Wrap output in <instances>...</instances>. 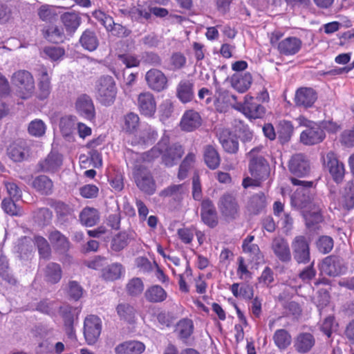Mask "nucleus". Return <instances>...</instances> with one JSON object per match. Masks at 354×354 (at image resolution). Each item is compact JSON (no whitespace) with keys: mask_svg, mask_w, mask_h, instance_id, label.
Here are the masks:
<instances>
[{"mask_svg":"<svg viewBox=\"0 0 354 354\" xmlns=\"http://www.w3.org/2000/svg\"><path fill=\"white\" fill-rule=\"evenodd\" d=\"M291 182L294 185L299 186L291 196V204L302 209L306 225L311 228L322 221L321 212L323 204L319 199L314 197L312 181L292 178Z\"/></svg>","mask_w":354,"mask_h":354,"instance_id":"f257e3e1","label":"nucleus"},{"mask_svg":"<svg viewBox=\"0 0 354 354\" xmlns=\"http://www.w3.org/2000/svg\"><path fill=\"white\" fill-rule=\"evenodd\" d=\"M183 153L184 150L181 145L175 144L169 147L168 137H163L156 146L146 153V158L151 161L161 156L165 165L171 167L177 162Z\"/></svg>","mask_w":354,"mask_h":354,"instance_id":"f03ea898","label":"nucleus"},{"mask_svg":"<svg viewBox=\"0 0 354 354\" xmlns=\"http://www.w3.org/2000/svg\"><path fill=\"white\" fill-rule=\"evenodd\" d=\"M12 82L16 87V95L22 100L31 98L35 93V83L32 75L26 70H19L13 73Z\"/></svg>","mask_w":354,"mask_h":354,"instance_id":"7ed1b4c3","label":"nucleus"},{"mask_svg":"<svg viewBox=\"0 0 354 354\" xmlns=\"http://www.w3.org/2000/svg\"><path fill=\"white\" fill-rule=\"evenodd\" d=\"M118 90L114 79L109 75L101 77L95 84L96 99L102 105H112L116 98Z\"/></svg>","mask_w":354,"mask_h":354,"instance_id":"20e7f679","label":"nucleus"},{"mask_svg":"<svg viewBox=\"0 0 354 354\" xmlns=\"http://www.w3.org/2000/svg\"><path fill=\"white\" fill-rule=\"evenodd\" d=\"M296 121L301 127L306 129L300 134V141L306 145L318 144L325 138V133L321 125L309 120L304 116H299Z\"/></svg>","mask_w":354,"mask_h":354,"instance_id":"39448f33","label":"nucleus"},{"mask_svg":"<svg viewBox=\"0 0 354 354\" xmlns=\"http://www.w3.org/2000/svg\"><path fill=\"white\" fill-rule=\"evenodd\" d=\"M262 147L253 148L248 153L249 161V171L253 178H257L262 181L268 178L270 166L261 153Z\"/></svg>","mask_w":354,"mask_h":354,"instance_id":"423d86ee","label":"nucleus"},{"mask_svg":"<svg viewBox=\"0 0 354 354\" xmlns=\"http://www.w3.org/2000/svg\"><path fill=\"white\" fill-rule=\"evenodd\" d=\"M102 331V321L94 315L87 316L84 322V335L86 342L94 344L98 339Z\"/></svg>","mask_w":354,"mask_h":354,"instance_id":"0eeeda50","label":"nucleus"},{"mask_svg":"<svg viewBox=\"0 0 354 354\" xmlns=\"http://www.w3.org/2000/svg\"><path fill=\"white\" fill-rule=\"evenodd\" d=\"M233 107L249 118H260L265 113L264 107L256 103L254 98L249 95L245 96L243 103L236 102Z\"/></svg>","mask_w":354,"mask_h":354,"instance_id":"6e6552de","label":"nucleus"},{"mask_svg":"<svg viewBox=\"0 0 354 354\" xmlns=\"http://www.w3.org/2000/svg\"><path fill=\"white\" fill-rule=\"evenodd\" d=\"M322 160L324 167L329 171L333 180L337 183L342 182L345 174V169L344 164L337 159L336 154L330 151L322 156Z\"/></svg>","mask_w":354,"mask_h":354,"instance_id":"1a4fd4ad","label":"nucleus"},{"mask_svg":"<svg viewBox=\"0 0 354 354\" xmlns=\"http://www.w3.org/2000/svg\"><path fill=\"white\" fill-rule=\"evenodd\" d=\"M37 91L36 97L39 100H44L49 97L52 91L51 74L46 67L42 66L38 70L37 75Z\"/></svg>","mask_w":354,"mask_h":354,"instance_id":"9d476101","label":"nucleus"},{"mask_svg":"<svg viewBox=\"0 0 354 354\" xmlns=\"http://www.w3.org/2000/svg\"><path fill=\"white\" fill-rule=\"evenodd\" d=\"M77 114L83 118L93 122L95 119V109L93 100L86 94L79 95L75 102Z\"/></svg>","mask_w":354,"mask_h":354,"instance_id":"9b49d317","label":"nucleus"},{"mask_svg":"<svg viewBox=\"0 0 354 354\" xmlns=\"http://www.w3.org/2000/svg\"><path fill=\"white\" fill-rule=\"evenodd\" d=\"M322 274L336 277L345 272L343 260L338 257L328 256L326 257L319 266Z\"/></svg>","mask_w":354,"mask_h":354,"instance_id":"f8f14e48","label":"nucleus"},{"mask_svg":"<svg viewBox=\"0 0 354 354\" xmlns=\"http://www.w3.org/2000/svg\"><path fill=\"white\" fill-rule=\"evenodd\" d=\"M133 175L136 185L141 191L150 195L155 192L156 183L151 174L147 169H136Z\"/></svg>","mask_w":354,"mask_h":354,"instance_id":"ddd939ff","label":"nucleus"},{"mask_svg":"<svg viewBox=\"0 0 354 354\" xmlns=\"http://www.w3.org/2000/svg\"><path fill=\"white\" fill-rule=\"evenodd\" d=\"M294 259L299 263H307L310 261L309 243L304 236H296L292 243Z\"/></svg>","mask_w":354,"mask_h":354,"instance_id":"4468645a","label":"nucleus"},{"mask_svg":"<svg viewBox=\"0 0 354 354\" xmlns=\"http://www.w3.org/2000/svg\"><path fill=\"white\" fill-rule=\"evenodd\" d=\"M138 106L142 115L147 118H153L156 111L154 95L148 91L141 93L138 97Z\"/></svg>","mask_w":354,"mask_h":354,"instance_id":"2eb2a0df","label":"nucleus"},{"mask_svg":"<svg viewBox=\"0 0 354 354\" xmlns=\"http://www.w3.org/2000/svg\"><path fill=\"white\" fill-rule=\"evenodd\" d=\"M145 80L149 88L160 92L167 88V78L158 69H151L145 75Z\"/></svg>","mask_w":354,"mask_h":354,"instance_id":"dca6fc26","label":"nucleus"},{"mask_svg":"<svg viewBox=\"0 0 354 354\" xmlns=\"http://www.w3.org/2000/svg\"><path fill=\"white\" fill-rule=\"evenodd\" d=\"M289 171L299 177L305 176L308 174L310 167L309 163L306 157L301 153L292 156L288 164Z\"/></svg>","mask_w":354,"mask_h":354,"instance_id":"f3484780","label":"nucleus"},{"mask_svg":"<svg viewBox=\"0 0 354 354\" xmlns=\"http://www.w3.org/2000/svg\"><path fill=\"white\" fill-rule=\"evenodd\" d=\"M202 123L200 114L192 109L186 111L180 120V127L183 131L191 132L198 129Z\"/></svg>","mask_w":354,"mask_h":354,"instance_id":"a211bd4d","label":"nucleus"},{"mask_svg":"<svg viewBox=\"0 0 354 354\" xmlns=\"http://www.w3.org/2000/svg\"><path fill=\"white\" fill-rule=\"evenodd\" d=\"M317 99L315 91L312 88H300L295 94V102L297 106L304 108L311 107Z\"/></svg>","mask_w":354,"mask_h":354,"instance_id":"6ab92c4d","label":"nucleus"},{"mask_svg":"<svg viewBox=\"0 0 354 354\" xmlns=\"http://www.w3.org/2000/svg\"><path fill=\"white\" fill-rule=\"evenodd\" d=\"M302 46L301 40L296 37H286L278 43L279 52L286 56H292L299 52Z\"/></svg>","mask_w":354,"mask_h":354,"instance_id":"aec40b11","label":"nucleus"},{"mask_svg":"<svg viewBox=\"0 0 354 354\" xmlns=\"http://www.w3.org/2000/svg\"><path fill=\"white\" fill-rule=\"evenodd\" d=\"M201 218L203 221L211 227L217 224V215L212 202L206 199L201 203Z\"/></svg>","mask_w":354,"mask_h":354,"instance_id":"412c9836","label":"nucleus"},{"mask_svg":"<svg viewBox=\"0 0 354 354\" xmlns=\"http://www.w3.org/2000/svg\"><path fill=\"white\" fill-rule=\"evenodd\" d=\"M218 207L226 217L234 218L237 213L238 205L233 195L224 194L220 199Z\"/></svg>","mask_w":354,"mask_h":354,"instance_id":"4be33fe9","label":"nucleus"},{"mask_svg":"<svg viewBox=\"0 0 354 354\" xmlns=\"http://www.w3.org/2000/svg\"><path fill=\"white\" fill-rule=\"evenodd\" d=\"M272 248L274 254L279 260L283 262L291 259V254L288 242L281 237H276L273 239Z\"/></svg>","mask_w":354,"mask_h":354,"instance_id":"5701e85b","label":"nucleus"},{"mask_svg":"<svg viewBox=\"0 0 354 354\" xmlns=\"http://www.w3.org/2000/svg\"><path fill=\"white\" fill-rule=\"evenodd\" d=\"M62 156L55 151H51L48 156L40 162V167L45 172H55L62 165Z\"/></svg>","mask_w":354,"mask_h":354,"instance_id":"b1692460","label":"nucleus"},{"mask_svg":"<svg viewBox=\"0 0 354 354\" xmlns=\"http://www.w3.org/2000/svg\"><path fill=\"white\" fill-rule=\"evenodd\" d=\"M176 96L183 103H187L194 97V84L189 80H182L176 87Z\"/></svg>","mask_w":354,"mask_h":354,"instance_id":"393cba45","label":"nucleus"},{"mask_svg":"<svg viewBox=\"0 0 354 354\" xmlns=\"http://www.w3.org/2000/svg\"><path fill=\"white\" fill-rule=\"evenodd\" d=\"M230 82L235 90L244 93L250 87L252 77L250 73H236L231 77Z\"/></svg>","mask_w":354,"mask_h":354,"instance_id":"a878e982","label":"nucleus"},{"mask_svg":"<svg viewBox=\"0 0 354 354\" xmlns=\"http://www.w3.org/2000/svg\"><path fill=\"white\" fill-rule=\"evenodd\" d=\"M145 350V344L138 341H127L115 348L116 354H141Z\"/></svg>","mask_w":354,"mask_h":354,"instance_id":"bb28decb","label":"nucleus"},{"mask_svg":"<svg viewBox=\"0 0 354 354\" xmlns=\"http://www.w3.org/2000/svg\"><path fill=\"white\" fill-rule=\"evenodd\" d=\"M48 239L55 250L65 252L70 248V242L66 236L57 230L50 231Z\"/></svg>","mask_w":354,"mask_h":354,"instance_id":"cd10ccee","label":"nucleus"},{"mask_svg":"<svg viewBox=\"0 0 354 354\" xmlns=\"http://www.w3.org/2000/svg\"><path fill=\"white\" fill-rule=\"evenodd\" d=\"M145 297L150 303H160L167 299V293L162 286L153 285L147 288Z\"/></svg>","mask_w":354,"mask_h":354,"instance_id":"c85d7f7f","label":"nucleus"},{"mask_svg":"<svg viewBox=\"0 0 354 354\" xmlns=\"http://www.w3.org/2000/svg\"><path fill=\"white\" fill-rule=\"evenodd\" d=\"M315 344V339L310 333H301L296 339L295 349L301 353L308 352Z\"/></svg>","mask_w":354,"mask_h":354,"instance_id":"c756f323","label":"nucleus"},{"mask_svg":"<svg viewBox=\"0 0 354 354\" xmlns=\"http://www.w3.org/2000/svg\"><path fill=\"white\" fill-rule=\"evenodd\" d=\"M71 310L72 308L68 306L60 308V311L62 314L64 321V326L66 335L69 339L75 340L76 339V336L73 327L74 323V316L71 313Z\"/></svg>","mask_w":354,"mask_h":354,"instance_id":"7c9ffc66","label":"nucleus"},{"mask_svg":"<svg viewBox=\"0 0 354 354\" xmlns=\"http://www.w3.org/2000/svg\"><path fill=\"white\" fill-rule=\"evenodd\" d=\"M81 223L88 227H92L97 224L100 219L98 211L93 207H85L80 213Z\"/></svg>","mask_w":354,"mask_h":354,"instance_id":"2f4dec72","label":"nucleus"},{"mask_svg":"<svg viewBox=\"0 0 354 354\" xmlns=\"http://www.w3.org/2000/svg\"><path fill=\"white\" fill-rule=\"evenodd\" d=\"M8 155L15 162L23 160L27 155L24 142L20 141L10 145L8 149Z\"/></svg>","mask_w":354,"mask_h":354,"instance_id":"473e14b6","label":"nucleus"},{"mask_svg":"<svg viewBox=\"0 0 354 354\" xmlns=\"http://www.w3.org/2000/svg\"><path fill=\"white\" fill-rule=\"evenodd\" d=\"M204 160L207 166L211 169H216L220 164V156L216 149L211 146H206L204 149Z\"/></svg>","mask_w":354,"mask_h":354,"instance_id":"72a5a7b5","label":"nucleus"},{"mask_svg":"<svg viewBox=\"0 0 354 354\" xmlns=\"http://www.w3.org/2000/svg\"><path fill=\"white\" fill-rule=\"evenodd\" d=\"M32 187L42 194H51L53 184L52 180L46 176H39L32 181Z\"/></svg>","mask_w":354,"mask_h":354,"instance_id":"f704fd0d","label":"nucleus"},{"mask_svg":"<svg viewBox=\"0 0 354 354\" xmlns=\"http://www.w3.org/2000/svg\"><path fill=\"white\" fill-rule=\"evenodd\" d=\"M124 272L120 263H112L102 270V276L106 281H115L121 277Z\"/></svg>","mask_w":354,"mask_h":354,"instance_id":"c9c22d12","label":"nucleus"},{"mask_svg":"<svg viewBox=\"0 0 354 354\" xmlns=\"http://www.w3.org/2000/svg\"><path fill=\"white\" fill-rule=\"evenodd\" d=\"M44 34L46 39L53 43L62 42L65 39L63 29L55 25L48 26Z\"/></svg>","mask_w":354,"mask_h":354,"instance_id":"e433bc0d","label":"nucleus"},{"mask_svg":"<svg viewBox=\"0 0 354 354\" xmlns=\"http://www.w3.org/2000/svg\"><path fill=\"white\" fill-rule=\"evenodd\" d=\"M62 21L69 34L74 32L80 24V18L74 12L65 13L62 16Z\"/></svg>","mask_w":354,"mask_h":354,"instance_id":"4c0bfd02","label":"nucleus"},{"mask_svg":"<svg viewBox=\"0 0 354 354\" xmlns=\"http://www.w3.org/2000/svg\"><path fill=\"white\" fill-rule=\"evenodd\" d=\"M46 279L52 283H56L62 278V269L59 264L56 263H49L44 270Z\"/></svg>","mask_w":354,"mask_h":354,"instance_id":"58836bf2","label":"nucleus"},{"mask_svg":"<svg viewBox=\"0 0 354 354\" xmlns=\"http://www.w3.org/2000/svg\"><path fill=\"white\" fill-rule=\"evenodd\" d=\"M266 205V196L264 194L259 193L250 198L248 204V209L252 214H258L265 208Z\"/></svg>","mask_w":354,"mask_h":354,"instance_id":"ea45409f","label":"nucleus"},{"mask_svg":"<svg viewBox=\"0 0 354 354\" xmlns=\"http://www.w3.org/2000/svg\"><path fill=\"white\" fill-rule=\"evenodd\" d=\"M47 126L41 119H35L28 125V133L35 138H41L46 133Z\"/></svg>","mask_w":354,"mask_h":354,"instance_id":"a19ab883","label":"nucleus"},{"mask_svg":"<svg viewBox=\"0 0 354 354\" xmlns=\"http://www.w3.org/2000/svg\"><path fill=\"white\" fill-rule=\"evenodd\" d=\"M80 43L85 49L93 51L98 46V39L94 32L86 30L80 37Z\"/></svg>","mask_w":354,"mask_h":354,"instance_id":"79ce46f5","label":"nucleus"},{"mask_svg":"<svg viewBox=\"0 0 354 354\" xmlns=\"http://www.w3.org/2000/svg\"><path fill=\"white\" fill-rule=\"evenodd\" d=\"M116 311L120 319L127 322H133L135 318L136 310L128 304H120L116 307Z\"/></svg>","mask_w":354,"mask_h":354,"instance_id":"37998d69","label":"nucleus"},{"mask_svg":"<svg viewBox=\"0 0 354 354\" xmlns=\"http://www.w3.org/2000/svg\"><path fill=\"white\" fill-rule=\"evenodd\" d=\"M275 345L280 349L287 348L291 343V336L284 329L277 330L273 335Z\"/></svg>","mask_w":354,"mask_h":354,"instance_id":"c03bdc74","label":"nucleus"},{"mask_svg":"<svg viewBox=\"0 0 354 354\" xmlns=\"http://www.w3.org/2000/svg\"><path fill=\"white\" fill-rule=\"evenodd\" d=\"M194 325L192 320L184 319L180 320L176 326V332L180 339L188 338L193 333Z\"/></svg>","mask_w":354,"mask_h":354,"instance_id":"a18cd8bd","label":"nucleus"},{"mask_svg":"<svg viewBox=\"0 0 354 354\" xmlns=\"http://www.w3.org/2000/svg\"><path fill=\"white\" fill-rule=\"evenodd\" d=\"M35 244L38 248L40 257L47 259L50 257L51 250L47 240L41 236H35L34 238Z\"/></svg>","mask_w":354,"mask_h":354,"instance_id":"49530a36","label":"nucleus"},{"mask_svg":"<svg viewBox=\"0 0 354 354\" xmlns=\"http://www.w3.org/2000/svg\"><path fill=\"white\" fill-rule=\"evenodd\" d=\"M274 214L280 218L281 224L289 229L292 224L291 217L283 211V205L280 201H276L273 205Z\"/></svg>","mask_w":354,"mask_h":354,"instance_id":"de8ad7c7","label":"nucleus"},{"mask_svg":"<svg viewBox=\"0 0 354 354\" xmlns=\"http://www.w3.org/2000/svg\"><path fill=\"white\" fill-rule=\"evenodd\" d=\"M346 194L342 198V207L346 209L354 207V180L349 182L345 189Z\"/></svg>","mask_w":354,"mask_h":354,"instance_id":"09e8293b","label":"nucleus"},{"mask_svg":"<svg viewBox=\"0 0 354 354\" xmlns=\"http://www.w3.org/2000/svg\"><path fill=\"white\" fill-rule=\"evenodd\" d=\"M186 192L187 188L184 184L172 185L161 191L160 195L164 197L172 196L178 198L185 194Z\"/></svg>","mask_w":354,"mask_h":354,"instance_id":"8fccbe9b","label":"nucleus"},{"mask_svg":"<svg viewBox=\"0 0 354 354\" xmlns=\"http://www.w3.org/2000/svg\"><path fill=\"white\" fill-rule=\"evenodd\" d=\"M238 283H233L230 287V290L233 295L236 298H243L244 299H251L253 297L254 290L252 286L248 284H241V293H237Z\"/></svg>","mask_w":354,"mask_h":354,"instance_id":"3c124183","label":"nucleus"},{"mask_svg":"<svg viewBox=\"0 0 354 354\" xmlns=\"http://www.w3.org/2000/svg\"><path fill=\"white\" fill-rule=\"evenodd\" d=\"M139 117L134 113H127L124 118L123 129L128 133H134L139 125Z\"/></svg>","mask_w":354,"mask_h":354,"instance_id":"603ef678","label":"nucleus"},{"mask_svg":"<svg viewBox=\"0 0 354 354\" xmlns=\"http://www.w3.org/2000/svg\"><path fill=\"white\" fill-rule=\"evenodd\" d=\"M127 291L131 296L140 295L144 290V283L141 279L134 277L129 280L126 286Z\"/></svg>","mask_w":354,"mask_h":354,"instance_id":"864d4df0","label":"nucleus"},{"mask_svg":"<svg viewBox=\"0 0 354 354\" xmlns=\"http://www.w3.org/2000/svg\"><path fill=\"white\" fill-rule=\"evenodd\" d=\"M76 118L73 115L64 117L60 120V129L64 136H68L73 131L75 124Z\"/></svg>","mask_w":354,"mask_h":354,"instance_id":"5fc2aeb1","label":"nucleus"},{"mask_svg":"<svg viewBox=\"0 0 354 354\" xmlns=\"http://www.w3.org/2000/svg\"><path fill=\"white\" fill-rule=\"evenodd\" d=\"M38 15L41 20L50 21L57 16V8L52 6L44 5L39 8Z\"/></svg>","mask_w":354,"mask_h":354,"instance_id":"6e6d98bb","label":"nucleus"},{"mask_svg":"<svg viewBox=\"0 0 354 354\" xmlns=\"http://www.w3.org/2000/svg\"><path fill=\"white\" fill-rule=\"evenodd\" d=\"M279 138L282 142H287L290 140L293 133V126L292 123L287 120H283L279 122Z\"/></svg>","mask_w":354,"mask_h":354,"instance_id":"4d7b16f0","label":"nucleus"},{"mask_svg":"<svg viewBox=\"0 0 354 354\" xmlns=\"http://www.w3.org/2000/svg\"><path fill=\"white\" fill-rule=\"evenodd\" d=\"M129 235L126 232H120L115 235L111 242V248L115 251L123 250L129 243Z\"/></svg>","mask_w":354,"mask_h":354,"instance_id":"13d9d810","label":"nucleus"},{"mask_svg":"<svg viewBox=\"0 0 354 354\" xmlns=\"http://www.w3.org/2000/svg\"><path fill=\"white\" fill-rule=\"evenodd\" d=\"M44 56L52 61H57L62 59L64 55V50L58 46H47L43 50Z\"/></svg>","mask_w":354,"mask_h":354,"instance_id":"bf43d9fd","label":"nucleus"},{"mask_svg":"<svg viewBox=\"0 0 354 354\" xmlns=\"http://www.w3.org/2000/svg\"><path fill=\"white\" fill-rule=\"evenodd\" d=\"M93 16L103 25L107 30H111L113 26H116L110 16L106 15L102 10H95L93 13Z\"/></svg>","mask_w":354,"mask_h":354,"instance_id":"052dcab7","label":"nucleus"},{"mask_svg":"<svg viewBox=\"0 0 354 354\" xmlns=\"http://www.w3.org/2000/svg\"><path fill=\"white\" fill-rule=\"evenodd\" d=\"M173 113V104L170 100H165L159 106V117L162 122L169 119Z\"/></svg>","mask_w":354,"mask_h":354,"instance_id":"680f3d73","label":"nucleus"},{"mask_svg":"<svg viewBox=\"0 0 354 354\" xmlns=\"http://www.w3.org/2000/svg\"><path fill=\"white\" fill-rule=\"evenodd\" d=\"M2 208L5 212L10 215H22V210L11 199L5 198L2 201Z\"/></svg>","mask_w":354,"mask_h":354,"instance_id":"e2e57ef3","label":"nucleus"},{"mask_svg":"<svg viewBox=\"0 0 354 354\" xmlns=\"http://www.w3.org/2000/svg\"><path fill=\"white\" fill-rule=\"evenodd\" d=\"M236 274L239 279L242 280L249 281L252 278V273L248 270L243 258L241 257L238 259Z\"/></svg>","mask_w":354,"mask_h":354,"instance_id":"0e129e2a","label":"nucleus"},{"mask_svg":"<svg viewBox=\"0 0 354 354\" xmlns=\"http://www.w3.org/2000/svg\"><path fill=\"white\" fill-rule=\"evenodd\" d=\"M120 62L124 64L127 68L136 67L140 64L138 56L129 53L121 54L118 56Z\"/></svg>","mask_w":354,"mask_h":354,"instance_id":"69168bd1","label":"nucleus"},{"mask_svg":"<svg viewBox=\"0 0 354 354\" xmlns=\"http://www.w3.org/2000/svg\"><path fill=\"white\" fill-rule=\"evenodd\" d=\"M8 261L6 257H0V275L9 283L14 284L16 281L8 272Z\"/></svg>","mask_w":354,"mask_h":354,"instance_id":"338daca9","label":"nucleus"},{"mask_svg":"<svg viewBox=\"0 0 354 354\" xmlns=\"http://www.w3.org/2000/svg\"><path fill=\"white\" fill-rule=\"evenodd\" d=\"M317 248L321 252L324 254L328 253L333 248V239L328 236L320 237L317 241Z\"/></svg>","mask_w":354,"mask_h":354,"instance_id":"774afa93","label":"nucleus"}]
</instances>
